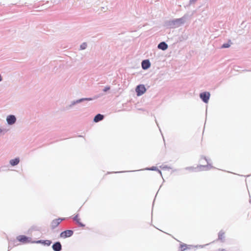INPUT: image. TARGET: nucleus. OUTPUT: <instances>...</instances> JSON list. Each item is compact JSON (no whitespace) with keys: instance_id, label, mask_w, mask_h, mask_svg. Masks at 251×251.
<instances>
[{"instance_id":"obj_12","label":"nucleus","mask_w":251,"mask_h":251,"mask_svg":"<svg viewBox=\"0 0 251 251\" xmlns=\"http://www.w3.org/2000/svg\"><path fill=\"white\" fill-rule=\"evenodd\" d=\"M103 119V116L100 114H97L94 119V121L95 122H98Z\"/></svg>"},{"instance_id":"obj_9","label":"nucleus","mask_w":251,"mask_h":251,"mask_svg":"<svg viewBox=\"0 0 251 251\" xmlns=\"http://www.w3.org/2000/svg\"><path fill=\"white\" fill-rule=\"evenodd\" d=\"M74 220L78 224L79 226L81 227H84L85 225H84L81 221L80 219L79 218L78 216L77 215L75 216L74 218Z\"/></svg>"},{"instance_id":"obj_16","label":"nucleus","mask_w":251,"mask_h":251,"mask_svg":"<svg viewBox=\"0 0 251 251\" xmlns=\"http://www.w3.org/2000/svg\"><path fill=\"white\" fill-rule=\"evenodd\" d=\"M230 45L228 44V43H226V44H224L222 45V48H229L230 47Z\"/></svg>"},{"instance_id":"obj_17","label":"nucleus","mask_w":251,"mask_h":251,"mask_svg":"<svg viewBox=\"0 0 251 251\" xmlns=\"http://www.w3.org/2000/svg\"><path fill=\"white\" fill-rule=\"evenodd\" d=\"M87 46V45L86 43H83L81 46H80V48L82 49V50H84L86 48Z\"/></svg>"},{"instance_id":"obj_18","label":"nucleus","mask_w":251,"mask_h":251,"mask_svg":"<svg viewBox=\"0 0 251 251\" xmlns=\"http://www.w3.org/2000/svg\"><path fill=\"white\" fill-rule=\"evenodd\" d=\"M110 87L107 86L104 88V89H103V91L106 92L107 91L109 90L110 89Z\"/></svg>"},{"instance_id":"obj_10","label":"nucleus","mask_w":251,"mask_h":251,"mask_svg":"<svg viewBox=\"0 0 251 251\" xmlns=\"http://www.w3.org/2000/svg\"><path fill=\"white\" fill-rule=\"evenodd\" d=\"M158 48L162 50H166L168 48V45L165 42H161L158 45Z\"/></svg>"},{"instance_id":"obj_3","label":"nucleus","mask_w":251,"mask_h":251,"mask_svg":"<svg viewBox=\"0 0 251 251\" xmlns=\"http://www.w3.org/2000/svg\"><path fill=\"white\" fill-rule=\"evenodd\" d=\"M73 231L72 230H67L62 232L60 234V237L63 238H66L71 237L73 234Z\"/></svg>"},{"instance_id":"obj_1","label":"nucleus","mask_w":251,"mask_h":251,"mask_svg":"<svg viewBox=\"0 0 251 251\" xmlns=\"http://www.w3.org/2000/svg\"><path fill=\"white\" fill-rule=\"evenodd\" d=\"M137 93V95L140 96L144 94L146 91V88L143 84L138 85L135 89Z\"/></svg>"},{"instance_id":"obj_4","label":"nucleus","mask_w":251,"mask_h":251,"mask_svg":"<svg viewBox=\"0 0 251 251\" xmlns=\"http://www.w3.org/2000/svg\"><path fill=\"white\" fill-rule=\"evenodd\" d=\"M200 97L204 102L207 103L210 97V94L208 92L201 93L200 94Z\"/></svg>"},{"instance_id":"obj_11","label":"nucleus","mask_w":251,"mask_h":251,"mask_svg":"<svg viewBox=\"0 0 251 251\" xmlns=\"http://www.w3.org/2000/svg\"><path fill=\"white\" fill-rule=\"evenodd\" d=\"M37 243H41L44 245H47L48 246H50L51 243V241L49 240H39L36 242Z\"/></svg>"},{"instance_id":"obj_6","label":"nucleus","mask_w":251,"mask_h":251,"mask_svg":"<svg viewBox=\"0 0 251 251\" xmlns=\"http://www.w3.org/2000/svg\"><path fill=\"white\" fill-rule=\"evenodd\" d=\"M16 119L14 115H9L6 118V121L8 124L12 125L16 122Z\"/></svg>"},{"instance_id":"obj_15","label":"nucleus","mask_w":251,"mask_h":251,"mask_svg":"<svg viewBox=\"0 0 251 251\" xmlns=\"http://www.w3.org/2000/svg\"><path fill=\"white\" fill-rule=\"evenodd\" d=\"M180 248L181 249V251H184L188 248L187 245L184 244H181Z\"/></svg>"},{"instance_id":"obj_14","label":"nucleus","mask_w":251,"mask_h":251,"mask_svg":"<svg viewBox=\"0 0 251 251\" xmlns=\"http://www.w3.org/2000/svg\"><path fill=\"white\" fill-rule=\"evenodd\" d=\"M219 239L223 240L225 238V232L223 231H220L218 235Z\"/></svg>"},{"instance_id":"obj_13","label":"nucleus","mask_w":251,"mask_h":251,"mask_svg":"<svg viewBox=\"0 0 251 251\" xmlns=\"http://www.w3.org/2000/svg\"><path fill=\"white\" fill-rule=\"evenodd\" d=\"M19 163V159L18 158H15L12 159L10 161V163L12 166H15L17 165Z\"/></svg>"},{"instance_id":"obj_19","label":"nucleus","mask_w":251,"mask_h":251,"mask_svg":"<svg viewBox=\"0 0 251 251\" xmlns=\"http://www.w3.org/2000/svg\"><path fill=\"white\" fill-rule=\"evenodd\" d=\"M225 251V250H222V251Z\"/></svg>"},{"instance_id":"obj_8","label":"nucleus","mask_w":251,"mask_h":251,"mask_svg":"<svg viewBox=\"0 0 251 251\" xmlns=\"http://www.w3.org/2000/svg\"><path fill=\"white\" fill-rule=\"evenodd\" d=\"M150 66V62L148 60H145L142 62V67L144 70L148 69Z\"/></svg>"},{"instance_id":"obj_7","label":"nucleus","mask_w":251,"mask_h":251,"mask_svg":"<svg viewBox=\"0 0 251 251\" xmlns=\"http://www.w3.org/2000/svg\"><path fill=\"white\" fill-rule=\"evenodd\" d=\"M52 247L54 251H60L62 249V246L59 242L55 243Z\"/></svg>"},{"instance_id":"obj_2","label":"nucleus","mask_w":251,"mask_h":251,"mask_svg":"<svg viewBox=\"0 0 251 251\" xmlns=\"http://www.w3.org/2000/svg\"><path fill=\"white\" fill-rule=\"evenodd\" d=\"M64 220V218H58L52 221L50 223V227L52 229L56 227L60 223Z\"/></svg>"},{"instance_id":"obj_5","label":"nucleus","mask_w":251,"mask_h":251,"mask_svg":"<svg viewBox=\"0 0 251 251\" xmlns=\"http://www.w3.org/2000/svg\"><path fill=\"white\" fill-rule=\"evenodd\" d=\"M17 240L23 243H26L29 242L28 238L25 235H20L17 237Z\"/></svg>"}]
</instances>
